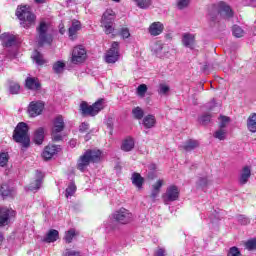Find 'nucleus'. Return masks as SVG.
Returning <instances> with one entry per match:
<instances>
[{"instance_id": "603ef678", "label": "nucleus", "mask_w": 256, "mask_h": 256, "mask_svg": "<svg viewBox=\"0 0 256 256\" xmlns=\"http://www.w3.org/2000/svg\"><path fill=\"white\" fill-rule=\"evenodd\" d=\"M120 35L121 37H123V39H129V37H131V33L129 32V28H122L120 31Z\"/></svg>"}, {"instance_id": "f03ea898", "label": "nucleus", "mask_w": 256, "mask_h": 256, "mask_svg": "<svg viewBox=\"0 0 256 256\" xmlns=\"http://www.w3.org/2000/svg\"><path fill=\"white\" fill-rule=\"evenodd\" d=\"M133 221V213L126 208H120L112 213L111 217L104 223L107 231H115L117 223L120 225H129Z\"/></svg>"}, {"instance_id": "c756f323", "label": "nucleus", "mask_w": 256, "mask_h": 256, "mask_svg": "<svg viewBox=\"0 0 256 256\" xmlns=\"http://www.w3.org/2000/svg\"><path fill=\"white\" fill-rule=\"evenodd\" d=\"M139 9H149L153 5V0H132Z\"/></svg>"}, {"instance_id": "49530a36", "label": "nucleus", "mask_w": 256, "mask_h": 256, "mask_svg": "<svg viewBox=\"0 0 256 256\" xmlns=\"http://www.w3.org/2000/svg\"><path fill=\"white\" fill-rule=\"evenodd\" d=\"M231 119L227 116H220V124L219 127L220 129H225V127H227V125H229Z\"/></svg>"}, {"instance_id": "6e6d98bb", "label": "nucleus", "mask_w": 256, "mask_h": 256, "mask_svg": "<svg viewBox=\"0 0 256 256\" xmlns=\"http://www.w3.org/2000/svg\"><path fill=\"white\" fill-rule=\"evenodd\" d=\"M155 256H167V251L165 250V248H161L159 247L155 253H154Z\"/></svg>"}, {"instance_id": "a19ab883", "label": "nucleus", "mask_w": 256, "mask_h": 256, "mask_svg": "<svg viewBox=\"0 0 256 256\" xmlns=\"http://www.w3.org/2000/svg\"><path fill=\"white\" fill-rule=\"evenodd\" d=\"M163 49H165V46H163V42H161V41L154 43L152 46V51L156 54L161 53V51H163Z\"/></svg>"}, {"instance_id": "69168bd1", "label": "nucleus", "mask_w": 256, "mask_h": 256, "mask_svg": "<svg viewBox=\"0 0 256 256\" xmlns=\"http://www.w3.org/2000/svg\"><path fill=\"white\" fill-rule=\"evenodd\" d=\"M35 1V3H44L45 2V0H34Z\"/></svg>"}, {"instance_id": "aec40b11", "label": "nucleus", "mask_w": 256, "mask_h": 256, "mask_svg": "<svg viewBox=\"0 0 256 256\" xmlns=\"http://www.w3.org/2000/svg\"><path fill=\"white\" fill-rule=\"evenodd\" d=\"M26 87L31 91H39V89H41V83H39L37 78L28 77L26 79Z\"/></svg>"}, {"instance_id": "4c0bfd02", "label": "nucleus", "mask_w": 256, "mask_h": 256, "mask_svg": "<svg viewBox=\"0 0 256 256\" xmlns=\"http://www.w3.org/2000/svg\"><path fill=\"white\" fill-rule=\"evenodd\" d=\"M7 163H9V153L0 152V167H6Z\"/></svg>"}, {"instance_id": "4d7b16f0", "label": "nucleus", "mask_w": 256, "mask_h": 256, "mask_svg": "<svg viewBox=\"0 0 256 256\" xmlns=\"http://www.w3.org/2000/svg\"><path fill=\"white\" fill-rule=\"evenodd\" d=\"M238 221L241 223V225H249L248 218L243 215L238 216Z\"/></svg>"}, {"instance_id": "3c124183", "label": "nucleus", "mask_w": 256, "mask_h": 256, "mask_svg": "<svg viewBox=\"0 0 256 256\" xmlns=\"http://www.w3.org/2000/svg\"><path fill=\"white\" fill-rule=\"evenodd\" d=\"M137 93H138V95L143 97V95H145V93H147V85H145V84L139 85L137 88Z\"/></svg>"}, {"instance_id": "de8ad7c7", "label": "nucleus", "mask_w": 256, "mask_h": 256, "mask_svg": "<svg viewBox=\"0 0 256 256\" xmlns=\"http://www.w3.org/2000/svg\"><path fill=\"white\" fill-rule=\"evenodd\" d=\"M245 247L246 249H248V251H253L256 249V238L255 239H251V240H248L246 243H245Z\"/></svg>"}, {"instance_id": "c03bdc74", "label": "nucleus", "mask_w": 256, "mask_h": 256, "mask_svg": "<svg viewBox=\"0 0 256 256\" xmlns=\"http://www.w3.org/2000/svg\"><path fill=\"white\" fill-rule=\"evenodd\" d=\"M209 185V179L207 177H200L197 181V186L201 189H205Z\"/></svg>"}, {"instance_id": "774afa93", "label": "nucleus", "mask_w": 256, "mask_h": 256, "mask_svg": "<svg viewBox=\"0 0 256 256\" xmlns=\"http://www.w3.org/2000/svg\"><path fill=\"white\" fill-rule=\"evenodd\" d=\"M200 87H202V88H203V84H200Z\"/></svg>"}, {"instance_id": "f3484780", "label": "nucleus", "mask_w": 256, "mask_h": 256, "mask_svg": "<svg viewBox=\"0 0 256 256\" xmlns=\"http://www.w3.org/2000/svg\"><path fill=\"white\" fill-rule=\"evenodd\" d=\"M163 29H165V26L161 22H154L152 23L149 28L148 32L152 37H157L158 35H161L163 33Z\"/></svg>"}, {"instance_id": "9d476101", "label": "nucleus", "mask_w": 256, "mask_h": 256, "mask_svg": "<svg viewBox=\"0 0 256 256\" xmlns=\"http://www.w3.org/2000/svg\"><path fill=\"white\" fill-rule=\"evenodd\" d=\"M65 129V121L63 120V116H57L54 119V124L52 127V139L53 141H61L63 136L61 132Z\"/></svg>"}, {"instance_id": "bf43d9fd", "label": "nucleus", "mask_w": 256, "mask_h": 256, "mask_svg": "<svg viewBox=\"0 0 256 256\" xmlns=\"http://www.w3.org/2000/svg\"><path fill=\"white\" fill-rule=\"evenodd\" d=\"M160 191L152 188L151 197L155 199L159 195Z\"/></svg>"}, {"instance_id": "c9c22d12", "label": "nucleus", "mask_w": 256, "mask_h": 256, "mask_svg": "<svg viewBox=\"0 0 256 256\" xmlns=\"http://www.w3.org/2000/svg\"><path fill=\"white\" fill-rule=\"evenodd\" d=\"M132 115L134 118L138 119L139 121L143 119L145 112L143 111V109H141V107H135L134 109H132Z\"/></svg>"}, {"instance_id": "864d4df0", "label": "nucleus", "mask_w": 256, "mask_h": 256, "mask_svg": "<svg viewBox=\"0 0 256 256\" xmlns=\"http://www.w3.org/2000/svg\"><path fill=\"white\" fill-rule=\"evenodd\" d=\"M80 133H87L89 131V123L83 122L79 127Z\"/></svg>"}, {"instance_id": "37998d69", "label": "nucleus", "mask_w": 256, "mask_h": 256, "mask_svg": "<svg viewBox=\"0 0 256 256\" xmlns=\"http://www.w3.org/2000/svg\"><path fill=\"white\" fill-rule=\"evenodd\" d=\"M199 123H201V125H209V123H211V114H204L200 116Z\"/></svg>"}, {"instance_id": "c85d7f7f", "label": "nucleus", "mask_w": 256, "mask_h": 256, "mask_svg": "<svg viewBox=\"0 0 256 256\" xmlns=\"http://www.w3.org/2000/svg\"><path fill=\"white\" fill-rule=\"evenodd\" d=\"M135 147V141L132 138H127L122 142L121 149L122 151L129 152Z\"/></svg>"}, {"instance_id": "bb28decb", "label": "nucleus", "mask_w": 256, "mask_h": 256, "mask_svg": "<svg viewBox=\"0 0 256 256\" xmlns=\"http://www.w3.org/2000/svg\"><path fill=\"white\" fill-rule=\"evenodd\" d=\"M197 147H199V141L197 140H187L183 145H182V149H184V151H193L194 149H197Z\"/></svg>"}, {"instance_id": "412c9836", "label": "nucleus", "mask_w": 256, "mask_h": 256, "mask_svg": "<svg viewBox=\"0 0 256 256\" xmlns=\"http://www.w3.org/2000/svg\"><path fill=\"white\" fill-rule=\"evenodd\" d=\"M36 175L38 178L29 185V191H37L41 189V184L43 183V173H41V171H36Z\"/></svg>"}, {"instance_id": "72a5a7b5", "label": "nucleus", "mask_w": 256, "mask_h": 256, "mask_svg": "<svg viewBox=\"0 0 256 256\" xmlns=\"http://www.w3.org/2000/svg\"><path fill=\"white\" fill-rule=\"evenodd\" d=\"M53 71L58 75L61 74L63 71H65V63L63 61H57L53 65Z\"/></svg>"}, {"instance_id": "052dcab7", "label": "nucleus", "mask_w": 256, "mask_h": 256, "mask_svg": "<svg viewBox=\"0 0 256 256\" xmlns=\"http://www.w3.org/2000/svg\"><path fill=\"white\" fill-rule=\"evenodd\" d=\"M216 103L215 100H212L208 105H207V109H209L210 111H212L213 108H215Z\"/></svg>"}, {"instance_id": "393cba45", "label": "nucleus", "mask_w": 256, "mask_h": 256, "mask_svg": "<svg viewBox=\"0 0 256 256\" xmlns=\"http://www.w3.org/2000/svg\"><path fill=\"white\" fill-rule=\"evenodd\" d=\"M57 239H59V231L52 229L46 234L43 241H45L46 243H55Z\"/></svg>"}, {"instance_id": "473e14b6", "label": "nucleus", "mask_w": 256, "mask_h": 256, "mask_svg": "<svg viewBox=\"0 0 256 256\" xmlns=\"http://www.w3.org/2000/svg\"><path fill=\"white\" fill-rule=\"evenodd\" d=\"M232 34L234 35V37L239 39L245 36V30L238 25H234L232 27Z\"/></svg>"}, {"instance_id": "5701e85b", "label": "nucleus", "mask_w": 256, "mask_h": 256, "mask_svg": "<svg viewBox=\"0 0 256 256\" xmlns=\"http://www.w3.org/2000/svg\"><path fill=\"white\" fill-rule=\"evenodd\" d=\"M15 193V189L9 186V184L0 185V196L5 199V197H11Z\"/></svg>"}, {"instance_id": "79ce46f5", "label": "nucleus", "mask_w": 256, "mask_h": 256, "mask_svg": "<svg viewBox=\"0 0 256 256\" xmlns=\"http://www.w3.org/2000/svg\"><path fill=\"white\" fill-rule=\"evenodd\" d=\"M77 191V186L74 183H70L69 186L66 188V197H72V195Z\"/></svg>"}, {"instance_id": "2f4dec72", "label": "nucleus", "mask_w": 256, "mask_h": 256, "mask_svg": "<svg viewBox=\"0 0 256 256\" xmlns=\"http://www.w3.org/2000/svg\"><path fill=\"white\" fill-rule=\"evenodd\" d=\"M247 127L251 133H256V114H252L248 118Z\"/></svg>"}, {"instance_id": "4be33fe9", "label": "nucleus", "mask_w": 256, "mask_h": 256, "mask_svg": "<svg viewBox=\"0 0 256 256\" xmlns=\"http://www.w3.org/2000/svg\"><path fill=\"white\" fill-rule=\"evenodd\" d=\"M80 30H81V22L77 20H73L72 25L68 30L69 37L72 41H74L75 36L77 35V31H80Z\"/></svg>"}, {"instance_id": "9b49d317", "label": "nucleus", "mask_w": 256, "mask_h": 256, "mask_svg": "<svg viewBox=\"0 0 256 256\" xmlns=\"http://www.w3.org/2000/svg\"><path fill=\"white\" fill-rule=\"evenodd\" d=\"M16 215L17 212L12 208L0 207V227H6V225H9V223L15 219Z\"/></svg>"}, {"instance_id": "5fc2aeb1", "label": "nucleus", "mask_w": 256, "mask_h": 256, "mask_svg": "<svg viewBox=\"0 0 256 256\" xmlns=\"http://www.w3.org/2000/svg\"><path fill=\"white\" fill-rule=\"evenodd\" d=\"M163 183L164 181L159 179L153 186L152 189L156 190V191H161V188L163 187Z\"/></svg>"}, {"instance_id": "f704fd0d", "label": "nucleus", "mask_w": 256, "mask_h": 256, "mask_svg": "<svg viewBox=\"0 0 256 256\" xmlns=\"http://www.w3.org/2000/svg\"><path fill=\"white\" fill-rule=\"evenodd\" d=\"M215 139H219V141H225L227 137V130L225 128H220L214 133Z\"/></svg>"}, {"instance_id": "680f3d73", "label": "nucleus", "mask_w": 256, "mask_h": 256, "mask_svg": "<svg viewBox=\"0 0 256 256\" xmlns=\"http://www.w3.org/2000/svg\"><path fill=\"white\" fill-rule=\"evenodd\" d=\"M69 145L72 147V149L77 147V140H70Z\"/></svg>"}, {"instance_id": "a878e982", "label": "nucleus", "mask_w": 256, "mask_h": 256, "mask_svg": "<svg viewBox=\"0 0 256 256\" xmlns=\"http://www.w3.org/2000/svg\"><path fill=\"white\" fill-rule=\"evenodd\" d=\"M182 43L185 47L193 49V44L195 43V35L186 33L183 35Z\"/></svg>"}, {"instance_id": "423d86ee", "label": "nucleus", "mask_w": 256, "mask_h": 256, "mask_svg": "<svg viewBox=\"0 0 256 256\" xmlns=\"http://www.w3.org/2000/svg\"><path fill=\"white\" fill-rule=\"evenodd\" d=\"M37 39L39 47H43L45 44H51L53 41V36L49 33V24L45 21L40 22L39 26L36 28Z\"/></svg>"}, {"instance_id": "6ab92c4d", "label": "nucleus", "mask_w": 256, "mask_h": 256, "mask_svg": "<svg viewBox=\"0 0 256 256\" xmlns=\"http://www.w3.org/2000/svg\"><path fill=\"white\" fill-rule=\"evenodd\" d=\"M251 177V167L244 166L240 172L239 183L240 185H246Z\"/></svg>"}, {"instance_id": "338daca9", "label": "nucleus", "mask_w": 256, "mask_h": 256, "mask_svg": "<svg viewBox=\"0 0 256 256\" xmlns=\"http://www.w3.org/2000/svg\"><path fill=\"white\" fill-rule=\"evenodd\" d=\"M112 1H114L115 3H119V1H121V0H112Z\"/></svg>"}, {"instance_id": "0e129e2a", "label": "nucleus", "mask_w": 256, "mask_h": 256, "mask_svg": "<svg viewBox=\"0 0 256 256\" xmlns=\"http://www.w3.org/2000/svg\"><path fill=\"white\" fill-rule=\"evenodd\" d=\"M3 239H4L3 234L0 232V247L1 245H3Z\"/></svg>"}, {"instance_id": "7c9ffc66", "label": "nucleus", "mask_w": 256, "mask_h": 256, "mask_svg": "<svg viewBox=\"0 0 256 256\" xmlns=\"http://www.w3.org/2000/svg\"><path fill=\"white\" fill-rule=\"evenodd\" d=\"M31 58L35 61L36 65H45V59L43 58V54L41 52L34 50Z\"/></svg>"}, {"instance_id": "ddd939ff", "label": "nucleus", "mask_w": 256, "mask_h": 256, "mask_svg": "<svg viewBox=\"0 0 256 256\" xmlns=\"http://www.w3.org/2000/svg\"><path fill=\"white\" fill-rule=\"evenodd\" d=\"M106 63H117L119 61V42H113L111 48L105 55Z\"/></svg>"}, {"instance_id": "a18cd8bd", "label": "nucleus", "mask_w": 256, "mask_h": 256, "mask_svg": "<svg viewBox=\"0 0 256 256\" xmlns=\"http://www.w3.org/2000/svg\"><path fill=\"white\" fill-rule=\"evenodd\" d=\"M20 89H21V86H19L18 83H12L9 86V91H10L11 95H17L19 93Z\"/></svg>"}, {"instance_id": "7ed1b4c3", "label": "nucleus", "mask_w": 256, "mask_h": 256, "mask_svg": "<svg viewBox=\"0 0 256 256\" xmlns=\"http://www.w3.org/2000/svg\"><path fill=\"white\" fill-rule=\"evenodd\" d=\"M101 161V150H86L77 161V169L84 173L91 163H99Z\"/></svg>"}, {"instance_id": "ea45409f", "label": "nucleus", "mask_w": 256, "mask_h": 256, "mask_svg": "<svg viewBox=\"0 0 256 256\" xmlns=\"http://www.w3.org/2000/svg\"><path fill=\"white\" fill-rule=\"evenodd\" d=\"M169 91H171V88H169V85L159 84L158 93L160 95H169Z\"/></svg>"}, {"instance_id": "2eb2a0df", "label": "nucleus", "mask_w": 256, "mask_h": 256, "mask_svg": "<svg viewBox=\"0 0 256 256\" xmlns=\"http://www.w3.org/2000/svg\"><path fill=\"white\" fill-rule=\"evenodd\" d=\"M61 151V147L57 145H48L44 148L42 152V157L45 161H49V159H53L54 155H57Z\"/></svg>"}, {"instance_id": "dca6fc26", "label": "nucleus", "mask_w": 256, "mask_h": 256, "mask_svg": "<svg viewBox=\"0 0 256 256\" xmlns=\"http://www.w3.org/2000/svg\"><path fill=\"white\" fill-rule=\"evenodd\" d=\"M2 39L6 47H15L19 43V36L11 33L2 34Z\"/></svg>"}, {"instance_id": "09e8293b", "label": "nucleus", "mask_w": 256, "mask_h": 256, "mask_svg": "<svg viewBox=\"0 0 256 256\" xmlns=\"http://www.w3.org/2000/svg\"><path fill=\"white\" fill-rule=\"evenodd\" d=\"M228 256H241V251H239V248L237 247H231Z\"/></svg>"}, {"instance_id": "cd10ccee", "label": "nucleus", "mask_w": 256, "mask_h": 256, "mask_svg": "<svg viewBox=\"0 0 256 256\" xmlns=\"http://www.w3.org/2000/svg\"><path fill=\"white\" fill-rule=\"evenodd\" d=\"M131 180H132L133 185H135V187H138V189H141V187H143V183L145 181V179H143L141 174H139L137 172L132 174Z\"/></svg>"}, {"instance_id": "8fccbe9b", "label": "nucleus", "mask_w": 256, "mask_h": 256, "mask_svg": "<svg viewBox=\"0 0 256 256\" xmlns=\"http://www.w3.org/2000/svg\"><path fill=\"white\" fill-rule=\"evenodd\" d=\"M63 256H81V252L71 250V249H66Z\"/></svg>"}, {"instance_id": "13d9d810", "label": "nucleus", "mask_w": 256, "mask_h": 256, "mask_svg": "<svg viewBox=\"0 0 256 256\" xmlns=\"http://www.w3.org/2000/svg\"><path fill=\"white\" fill-rule=\"evenodd\" d=\"M8 59H15L17 57V50L13 49L7 54Z\"/></svg>"}, {"instance_id": "b1692460", "label": "nucleus", "mask_w": 256, "mask_h": 256, "mask_svg": "<svg viewBox=\"0 0 256 256\" xmlns=\"http://www.w3.org/2000/svg\"><path fill=\"white\" fill-rule=\"evenodd\" d=\"M156 123L157 120L155 119V117L149 114L143 118L142 125L145 127V129H153Z\"/></svg>"}, {"instance_id": "0eeeda50", "label": "nucleus", "mask_w": 256, "mask_h": 256, "mask_svg": "<svg viewBox=\"0 0 256 256\" xmlns=\"http://www.w3.org/2000/svg\"><path fill=\"white\" fill-rule=\"evenodd\" d=\"M104 105V99H100L90 106L87 104V102H82L80 104V111L82 112V115H90V117H95L99 111H102V109L105 107Z\"/></svg>"}, {"instance_id": "f257e3e1", "label": "nucleus", "mask_w": 256, "mask_h": 256, "mask_svg": "<svg viewBox=\"0 0 256 256\" xmlns=\"http://www.w3.org/2000/svg\"><path fill=\"white\" fill-rule=\"evenodd\" d=\"M233 17V10L225 2L213 4L208 10V20L210 25H217L221 21H229Z\"/></svg>"}, {"instance_id": "6e6552de", "label": "nucleus", "mask_w": 256, "mask_h": 256, "mask_svg": "<svg viewBox=\"0 0 256 256\" xmlns=\"http://www.w3.org/2000/svg\"><path fill=\"white\" fill-rule=\"evenodd\" d=\"M86 60L87 50L85 49V46H75L72 50L71 63H73V65H80V63H85Z\"/></svg>"}, {"instance_id": "1a4fd4ad", "label": "nucleus", "mask_w": 256, "mask_h": 256, "mask_svg": "<svg viewBox=\"0 0 256 256\" xmlns=\"http://www.w3.org/2000/svg\"><path fill=\"white\" fill-rule=\"evenodd\" d=\"M115 21V12L111 9H108L104 12L102 16V25L104 26L106 35H111L115 30L113 28V22Z\"/></svg>"}, {"instance_id": "e433bc0d", "label": "nucleus", "mask_w": 256, "mask_h": 256, "mask_svg": "<svg viewBox=\"0 0 256 256\" xmlns=\"http://www.w3.org/2000/svg\"><path fill=\"white\" fill-rule=\"evenodd\" d=\"M189 3H191V0H176V7L180 11H183V9H187L189 7Z\"/></svg>"}, {"instance_id": "e2e57ef3", "label": "nucleus", "mask_w": 256, "mask_h": 256, "mask_svg": "<svg viewBox=\"0 0 256 256\" xmlns=\"http://www.w3.org/2000/svg\"><path fill=\"white\" fill-rule=\"evenodd\" d=\"M249 2L246 3V5H251V7H255L256 5V0H248Z\"/></svg>"}, {"instance_id": "58836bf2", "label": "nucleus", "mask_w": 256, "mask_h": 256, "mask_svg": "<svg viewBox=\"0 0 256 256\" xmlns=\"http://www.w3.org/2000/svg\"><path fill=\"white\" fill-rule=\"evenodd\" d=\"M75 235H77V233L75 232V229H70L65 233V237L64 240L66 243H71L73 241V239L75 238Z\"/></svg>"}, {"instance_id": "a211bd4d", "label": "nucleus", "mask_w": 256, "mask_h": 256, "mask_svg": "<svg viewBox=\"0 0 256 256\" xmlns=\"http://www.w3.org/2000/svg\"><path fill=\"white\" fill-rule=\"evenodd\" d=\"M32 141L36 145H43V141H45V128L40 127L34 131Z\"/></svg>"}, {"instance_id": "39448f33", "label": "nucleus", "mask_w": 256, "mask_h": 256, "mask_svg": "<svg viewBox=\"0 0 256 256\" xmlns=\"http://www.w3.org/2000/svg\"><path fill=\"white\" fill-rule=\"evenodd\" d=\"M16 17L21 20V25L24 29H29L31 25H35V14H33L27 6L18 7Z\"/></svg>"}, {"instance_id": "20e7f679", "label": "nucleus", "mask_w": 256, "mask_h": 256, "mask_svg": "<svg viewBox=\"0 0 256 256\" xmlns=\"http://www.w3.org/2000/svg\"><path fill=\"white\" fill-rule=\"evenodd\" d=\"M13 140L20 143L22 147L27 148L31 145V138L29 137V126L27 123L20 122L13 131Z\"/></svg>"}, {"instance_id": "4468645a", "label": "nucleus", "mask_w": 256, "mask_h": 256, "mask_svg": "<svg viewBox=\"0 0 256 256\" xmlns=\"http://www.w3.org/2000/svg\"><path fill=\"white\" fill-rule=\"evenodd\" d=\"M45 109V104L41 101H32L28 106V114L30 117H39Z\"/></svg>"}, {"instance_id": "f8f14e48", "label": "nucleus", "mask_w": 256, "mask_h": 256, "mask_svg": "<svg viewBox=\"0 0 256 256\" xmlns=\"http://www.w3.org/2000/svg\"><path fill=\"white\" fill-rule=\"evenodd\" d=\"M179 193V187L176 185H170L167 187L166 192L162 195V199L167 205V203L177 201V199H179Z\"/></svg>"}]
</instances>
